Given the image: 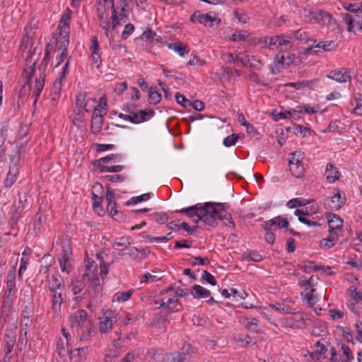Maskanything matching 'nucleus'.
I'll return each mask as SVG.
<instances>
[{
    "label": "nucleus",
    "instance_id": "obj_49",
    "mask_svg": "<svg viewBox=\"0 0 362 362\" xmlns=\"http://www.w3.org/2000/svg\"><path fill=\"white\" fill-rule=\"evenodd\" d=\"M160 279V277L146 272L142 276L140 277V282L141 284L154 283L157 282Z\"/></svg>",
    "mask_w": 362,
    "mask_h": 362
},
{
    "label": "nucleus",
    "instance_id": "obj_61",
    "mask_svg": "<svg viewBox=\"0 0 362 362\" xmlns=\"http://www.w3.org/2000/svg\"><path fill=\"white\" fill-rule=\"evenodd\" d=\"M84 284L80 281H76L72 285V292L74 295H77L84 288Z\"/></svg>",
    "mask_w": 362,
    "mask_h": 362
},
{
    "label": "nucleus",
    "instance_id": "obj_36",
    "mask_svg": "<svg viewBox=\"0 0 362 362\" xmlns=\"http://www.w3.org/2000/svg\"><path fill=\"white\" fill-rule=\"evenodd\" d=\"M254 43L261 48H268L274 46V36H264L254 40Z\"/></svg>",
    "mask_w": 362,
    "mask_h": 362
},
{
    "label": "nucleus",
    "instance_id": "obj_51",
    "mask_svg": "<svg viewBox=\"0 0 362 362\" xmlns=\"http://www.w3.org/2000/svg\"><path fill=\"white\" fill-rule=\"evenodd\" d=\"M124 166L121 165L108 166L106 165H101L100 167V172L102 173H117L123 170Z\"/></svg>",
    "mask_w": 362,
    "mask_h": 362
},
{
    "label": "nucleus",
    "instance_id": "obj_44",
    "mask_svg": "<svg viewBox=\"0 0 362 362\" xmlns=\"http://www.w3.org/2000/svg\"><path fill=\"white\" fill-rule=\"evenodd\" d=\"M160 94L156 87H151L148 91V100L151 104H157L160 100Z\"/></svg>",
    "mask_w": 362,
    "mask_h": 362
},
{
    "label": "nucleus",
    "instance_id": "obj_57",
    "mask_svg": "<svg viewBox=\"0 0 362 362\" xmlns=\"http://www.w3.org/2000/svg\"><path fill=\"white\" fill-rule=\"evenodd\" d=\"M240 64H241L243 66L245 67H257L258 68L253 62L252 61H255V59H250V57L247 55H245L243 57H240Z\"/></svg>",
    "mask_w": 362,
    "mask_h": 362
},
{
    "label": "nucleus",
    "instance_id": "obj_48",
    "mask_svg": "<svg viewBox=\"0 0 362 362\" xmlns=\"http://www.w3.org/2000/svg\"><path fill=\"white\" fill-rule=\"evenodd\" d=\"M269 307L279 313H291L292 309L284 303L269 304Z\"/></svg>",
    "mask_w": 362,
    "mask_h": 362
},
{
    "label": "nucleus",
    "instance_id": "obj_34",
    "mask_svg": "<svg viewBox=\"0 0 362 362\" xmlns=\"http://www.w3.org/2000/svg\"><path fill=\"white\" fill-rule=\"evenodd\" d=\"M190 293L195 298H207L211 295L210 291L199 285L193 286L191 288Z\"/></svg>",
    "mask_w": 362,
    "mask_h": 362
},
{
    "label": "nucleus",
    "instance_id": "obj_43",
    "mask_svg": "<svg viewBox=\"0 0 362 362\" xmlns=\"http://www.w3.org/2000/svg\"><path fill=\"white\" fill-rule=\"evenodd\" d=\"M310 202V201H308L303 198H294V199L289 200L286 203V206L290 209H293L297 206H306Z\"/></svg>",
    "mask_w": 362,
    "mask_h": 362
},
{
    "label": "nucleus",
    "instance_id": "obj_5",
    "mask_svg": "<svg viewBox=\"0 0 362 362\" xmlns=\"http://www.w3.org/2000/svg\"><path fill=\"white\" fill-rule=\"evenodd\" d=\"M346 197L344 193L339 189L334 188L332 194L324 199V206L329 210H338L341 208L346 203Z\"/></svg>",
    "mask_w": 362,
    "mask_h": 362
},
{
    "label": "nucleus",
    "instance_id": "obj_23",
    "mask_svg": "<svg viewBox=\"0 0 362 362\" xmlns=\"http://www.w3.org/2000/svg\"><path fill=\"white\" fill-rule=\"evenodd\" d=\"M337 42L334 40L320 41L315 46L308 47L305 50V54H313L315 48H320L325 52H331L337 49Z\"/></svg>",
    "mask_w": 362,
    "mask_h": 362
},
{
    "label": "nucleus",
    "instance_id": "obj_10",
    "mask_svg": "<svg viewBox=\"0 0 362 362\" xmlns=\"http://www.w3.org/2000/svg\"><path fill=\"white\" fill-rule=\"evenodd\" d=\"M331 361L332 362H349L354 359L353 354L346 345L342 344L339 353L332 349Z\"/></svg>",
    "mask_w": 362,
    "mask_h": 362
},
{
    "label": "nucleus",
    "instance_id": "obj_18",
    "mask_svg": "<svg viewBox=\"0 0 362 362\" xmlns=\"http://www.w3.org/2000/svg\"><path fill=\"white\" fill-rule=\"evenodd\" d=\"M128 112H129V122L134 124L145 122L154 115V112L152 110H139L138 112L128 110Z\"/></svg>",
    "mask_w": 362,
    "mask_h": 362
},
{
    "label": "nucleus",
    "instance_id": "obj_38",
    "mask_svg": "<svg viewBox=\"0 0 362 362\" xmlns=\"http://www.w3.org/2000/svg\"><path fill=\"white\" fill-rule=\"evenodd\" d=\"M71 18L69 11L64 13L62 16V18L59 21V24L58 25L57 29L59 30V35H63L66 31V28L69 25V22Z\"/></svg>",
    "mask_w": 362,
    "mask_h": 362
},
{
    "label": "nucleus",
    "instance_id": "obj_31",
    "mask_svg": "<svg viewBox=\"0 0 362 362\" xmlns=\"http://www.w3.org/2000/svg\"><path fill=\"white\" fill-rule=\"evenodd\" d=\"M240 322L250 332H258L259 330L258 320L255 318L243 317H240Z\"/></svg>",
    "mask_w": 362,
    "mask_h": 362
},
{
    "label": "nucleus",
    "instance_id": "obj_21",
    "mask_svg": "<svg viewBox=\"0 0 362 362\" xmlns=\"http://www.w3.org/2000/svg\"><path fill=\"white\" fill-rule=\"evenodd\" d=\"M16 272V267L13 266L12 268V270L8 274V278H10L6 283V290L5 293L4 298H11V299H16V282H15V275Z\"/></svg>",
    "mask_w": 362,
    "mask_h": 362
},
{
    "label": "nucleus",
    "instance_id": "obj_13",
    "mask_svg": "<svg viewBox=\"0 0 362 362\" xmlns=\"http://www.w3.org/2000/svg\"><path fill=\"white\" fill-rule=\"evenodd\" d=\"M86 272L83 275V278H87L95 286L100 284L98 279V265L94 261H87L85 265Z\"/></svg>",
    "mask_w": 362,
    "mask_h": 362
},
{
    "label": "nucleus",
    "instance_id": "obj_15",
    "mask_svg": "<svg viewBox=\"0 0 362 362\" xmlns=\"http://www.w3.org/2000/svg\"><path fill=\"white\" fill-rule=\"evenodd\" d=\"M288 226V221L282 216H276L269 221H267L262 225L264 230H277Z\"/></svg>",
    "mask_w": 362,
    "mask_h": 362
},
{
    "label": "nucleus",
    "instance_id": "obj_56",
    "mask_svg": "<svg viewBox=\"0 0 362 362\" xmlns=\"http://www.w3.org/2000/svg\"><path fill=\"white\" fill-rule=\"evenodd\" d=\"M183 357L180 353H174L167 355L164 362H183Z\"/></svg>",
    "mask_w": 362,
    "mask_h": 362
},
{
    "label": "nucleus",
    "instance_id": "obj_45",
    "mask_svg": "<svg viewBox=\"0 0 362 362\" xmlns=\"http://www.w3.org/2000/svg\"><path fill=\"white\" fill-rule=\"evenodd\" d=\"M122 158V156L120 154H110L104 158H100L98 161L100 167L101 165H105L110 162H120Z\"/></svg>",
    "mask_w": 362,
    "mask_h": 362
},
{
    "label": "nucleus",
    "instance_id": "obj_6",
    "mask_svg": "<svg viewBox=\"0 0 362 362\" xmlns=\"http://www.w3.org/2000/svg\"><path fill=\"white\" fill-rule=\"evenodd\" d=\"M98 319L100 332L107 333L111 331L113 323L117 322V314L111 310H102Z\"/></svg>",
    "mask_w": 362,
    "mask_h": 362
},
{
    "label": "nucleus",
    "instance_id": "obj_19",
    "mask_svg": "<svg viewBox=\"0 0 362 362\" xmlns=\"http://www.w3.org/2000/svg\"><path fill=\"white\" fill-rule=\"evenodd\" d=\"M315 18L313 23H317L321 25H329L334 23V21L332 15L322 10H315L314 13Z\"/></svg>",
    "mask_w": 362,
    "mask_h": 362
},
{
    "label": "nucleus",
    "instance_id": "obj_4",
    "mask_svg": "<svg viewBox=\"0 0 362 362\" xmlns=\"http://www.w3.org/2000/svg\"><path fill=\"white\" fill-rule=\"evenodd\" d=\"M344 7L351 12V13L341 14L342 19L347 24L348 31H351L354 25L360 24V18H362V9L356 8L355 5L346 4H344Z\"/></svg>",
    "mask_w": 362,
    "mask_h": 362
},
{
    "label": "nucleus",
    "instance_id": "obj_62",
    "mask_svg": "<svg viewBox=\"0 0 362 362\" xmlns=\"http://www.w3.org/2000/svg\"><path fill=\"white\" fill-rule=\"evenodd\" d=\"M235 16L236 18L238 19V22L240 23H246L247 21L249 20V17L247 14L237 10L235 11Z\"/></svg>",
    "mask_w": 362,
    "mask_h": 362
},
{
    "label": "nucleus",
    "instance_id": "obj_58",
    "mask_svg": "<svg viewBox=\"0 0 362 362\" xmlns=\"http://www.w3.org/2000/svg\"><path fill=\"white\" fill-rule=\"evenodd\" d=\"M175 100L178 104L181 105L184 107H187L189 105H191V101L179 93L175 95Z\"/></svg>",
    "mask_w": 362,
    "mask_h": 362
},
{
    "label": "nucleus",
    "instance_id": "obj_41",
    "mask_svg": "<svg viewBox=\"0 0 362 362\" xmlns=\"http://www.w3.org/2000/svg\"><path fill=\"white\" fill-rule=\"evenodd\" d=\"M315 9L312 8H303L300 11L301 18L305 23H314V13Z\"/></svg>",
    "mask_w": 362,
    "mask_h": 362
},
{
    "label": "nucleus",
    "instance_id": "obj_14",
    "mask_svg": "<svg viewBox=\"0 0 362 362\" xmlns=\"http://www.w3.org/2000/svg\"><path fill=\"white\" fill-rule=\"evenodd\" d=\"M64 339H59L57 344V351L61 356H65L70 349L69 340L71 339L70 333L64 328L62 330Z\"/></svg>",
    "mask_w": 362,
    "mask_h": 362
},
{
    "label": "nucleus",
    "instance_id": "obj_47",
    "mask_svg": "<svg viewBox=\"0 0 362 362\" xmlns=\"http://www.w3.org/2000/svg\"><path fill=\"white\" fill-rule=\"evenodd\" d=\"M96 257L100 261V275L103 278L108 273V266L104 261V253H97Z\"/></svg>",
    "mask_w": 362,
    "mask_h": 362
},
{
    "label": "nucleus",
    "instance_id": "obj_54",
    "mask_svg": "<svg viewBox=\"0 0 362 362\" xmlns=\"http://www.w3.org/2000/svg\"><path fill=\"white\" fill-rule=\"evenodd\" d=\"M84 99H85V97L83 94L78 95L77 100H76L77 105L80 107L84 108L86 112H89L90 110L87 107L88 103L90 102L95 103L96 100L95 99H90L86 103H84Z\"/></svg>",
    "mask_w": 362,
    "mask_h": 362
},
{
    "label": "nucleus",
    "instance_id": "obj_7",
    "mask_svg": "<svg viewBox=\"0 0 362 362\" xmlns=\"http://www.w3.org/2000/svg\"><path fill=\"white\" fill-rule=\"evenodd\" d=\"M303 158V153L300 151L291 153L290 155L289 170L292 175L297 178L301 177L304 173V167L302 164Z\"/></svg>",
    "mask_w": 362,
    "mask_h": 362
},
{
    "label": "nucleus",
    "instance_id": "obj_26",
    "mask_svg": "<svg viewBox=\"0 0 362 362\" xmlns=\"http://www.w3.org/2000/svg\"><path fill=\"white\" fill-rule=\"evenodd\" d=\"M103 113L100 110L95 108L92 117L91 130L93 133L98 134L103 126Z\"/></svg>",
    "mask_w": 362,
    "mask_h": 362
},
{
    "label": "nucleus",
    "instance_id": "obj_64",
    "mask_svg": "<svg viewBox=\"0 0 362 362\" xmlns=\"http://www.w3.org/2000/svg\"><path fill=\"white\" fill-rule=\"evenodd\" d=\"M169 47L173 49L177 53H178V54L180 57H183L185 55V47H184L181 45L173 44V45H170Z\"/></svg>",
    "mask_w": 362,
    "mask_h": 362
},
{
    "label": "nucleus",
    "instance_id": "obj_35",
    "mask_svg": "<svg viewBox=\"0 0 362 362\" xmlns=\"http://www.w3.org/2000/svg\"><path fill=\"white\" fill-rule=\"evenodd\" d=\"M319 211V206L317 204H314L308 207H305L302 209H296L294 211L295 215H303L306 216H311L313 214H315Z\"/></svg>",
    "mask_w": 362,
    "mask_h": 362
},
{
    "label": "nucleus",
    "instance_id": "obj_53",
    "mask_svg": "<svg viewBox=\"0 0 362 362\" xmlns=\"http://www.w3.org/2000/svg\"><path fill=\"white\" fill-rule=\"evenodd\" d=\"M62 36V40L60 42V47L59 49L62 51V56H66V49L69 44V40L68 36V32H65L63 35H61Z\"/></svg>",
    "mask_w": 362,
    "mask_h": 362
},
{
    "label": "nucleus",
    "instance_id": "obj_22",
    "mask_svg": "<svg viewBox=\"0 0 362 362\" xmlns=\"http://www.w3.org/2000/svg\"><path fill=\"white\" fill-rule=\"evenodd\" d=\"M350 73V70L341 69L338 71H330L327 75V77L339 83H346L349 81L351 78Z\"/></svg>",
    "mask_w": 362,
    "mask_h": 362
},
{
    "label": "nucleus",
    "instance_id": "obj_39",
    "mask_svg": "<svg viewBox=\"0 0 362 362\" xmlns=\"http://www.w3.org/2000/svg\"><path fill=\"white\" fill-rule=\"evenodd\" d=\"M339 237V236L335 235L334 233H329L328 237L321 240L320 245L322 247L330 248L336 244Z\"/></svg>",
    "mask_w": 362,
    "mask_h": 362
},
{
    "label": "nucleus",
    "instance_id": "obj_24",
    "mask_svg": "<svg viewBox=\"0 0 362 362\" xmlns=\"http://www.w3.org/2000/svg\"><path fill=\"white\" fill-rule=\"evenodd\" d=\"M30 57L26 59V66L27 67L24 70V74L27 76L28 82L30 83L31 77L34 75L35 71V64L37 61L38 60V54L35 56V54H32L30 53V50H29Z\"/></svg>",
    "mask_w": 362,
    "mask_h": 362
},
{
    "label": "nucleus",
    "instance_id": "obj_3",
    "mask_svg": "<svg viewBox=\"0 0 362 362\" xmlns=\"http://www.w3.org/2000/svg\"><path fill=\"white\" fill-rule=\"evenodd\" d=\"M69 326L74 334L80 341L87 340L91 328V320L85 310H78L71 314L68 319Z\"/></svg>",
    "mask_w": 362,
    "mask_h": 362
},
{
    "label": "nucleus",
    "instance_id": "obj_25",
    "mask_svg": "<svg viewBox=\"0 0 362 362\" xmlns=\"http://www.w3.org/2000/svg\"><path fill=\"white\" fill-rule=\"evenodd\" d=\"M45 78L43 74H40V76L35 79V85L33 88V97L34 98L33 106L35 107L37 104L38 98L40 97L44 86H45Z\"/></svg>",
    "mask_w": 362,
    "mask_h": 362
},
{
    "label": "nucleus",
    "instance_id": "obj_37",
    "mask_svg": "<svg viewBox=\"0 0 362 362\" xmlns=\"http://www.w3.org/2000/svg\"><path fill=\"white\" fill-rule=\"evenodd\" d=\"M49 286L51 291H62L64 288L63 280L60 276H52Z\"/></svg>",
    "mask_w": 362,
    "mask_h": 362
},
{
    "label": "nucleus",
    "instance_id": "obj_63",
    "mask_svg": "<svg viewBox=\"0 0 362 362\" xmlns=\"http://www.w3.org/2000/svg\"><path fill=\"white\" fill-rule=\"evenodd\" d=\"M130 245L129 238V237H122L118 240H116L113 243V246H127Z\"/></svg>",
    "mask_w": 362,
    "mask_h": 362
},
{
    "label": "nucleus",
    "instance_id": "obj_59",
    "mask_svg": "<svg viewBox=\"0 0 362 362\" xmlns=\"http://www.w3.org/2000/svg\"><path fill=\"white\" fill-rule=\"evenodd\" d=\"M202 279L211 285L215 286L216 284L214 276L206 271H204L202 273Z\"/></svg>",
    "mask_w": 362,
    "mask_h": 362
},
{
    "label": "nucleus",
    "instance_id": "obj_30",
    "mask_svg": "<svg viewBox=\"0 0 362 362\" xmlns=\"http://www.w3.org/2000/svg\"><path fill=\"white\" fill-rule=\"evenodd\" d=\"M291 39L289 36L275 35L274 36V46L281 49H288L291 47Z\"/></svg>",
    "mask_w": 362,
    "mask_h": 362
},
{
    "label": "nucleus",
    "instance_id": "obj_16",
    "mask_svg": "<svg viewBox=\"0 0 362 362\" xmlns=\"http://www.w3.org/2000/svg\"><path fill=\"white\" fill-rule=\"evenodd\" d=\"M100 5L106 7V8L109 10H112V16H111L112 19V30L116 29V28L120 25L124 16L122 14H119V16L117 15V12L114 8L113 0H98L97 6Z\"/></svg>",
    "mask_w": 362,
    "mask_h": 362
},
{
    "label": "nucleus",
    "instance_id": "obj_40",
    "mask_svg": "<svg viewBox=\"0 0 362 362\" xmlns=\"http://www.w3.org/2000/svg\"><path fill=\"white\" fill-rule=\"evenodd\" d=\"M134 293L133 289L127 291L117 292L113 296V301L122 303L128 300Z\"/></svg>",
    "mask_w": 362,
    "mask_h": 362
},
{
    "label": "nucleus",
    "instance_id": "obj_20",
    "mask_svg": "<svg viewBox=\"0 0 362 362\" xmlns=\"http://www.w3.org/2000/svg\"><path fill=\"white\" fill-rule=\"evenodd\" d=\"M15 300L4 298L1 307L0 326L2 327L6 322L7 317L11 314L12 304Z\"/></svg>",
    "mask_w": 362,
    "mask_h": 362
},
{
    "label": "nucleus",
    "instance_id": "obj_29",
    "mask_svg": "<svg viewBox=\"0 0 362 362\" xmlns=\"http://www.w3.org/2000/svg\"><path fill=\"white\" fill-rule=\"evenodd\" d=\"M325 175L326 177V180L329 183H333L335 181L338 180L340 177V175L337 168L333 165L332 163H327L326 165V169L325 172Z\"/></svg>",
    "mask_w": 362,
    "mask_h": 362
},
{
    "label": "nucleus",
    "instance_id": "obj_9",
    "mask_svg": "<svg viewBox=\"0 0 362 362\" xmlns=\"http://www.w3.org/2000/svg\"><path fill=\"white\" fill-rule=\"evenodd\" d=\"M110 12L112 13V10H109L106 7L97 6V15L100 21L101 28L105 30L107 37L109 36L110 28H112V22L110 21Z\"/></svg>",
    "mask_w": 362,
    "mask_h": 362
},
{
    "label": "nucleus",
    "instance_id": "obj_33",
    "mask_svg": "<svg viewBox=\"0 0 362 362\" xmlns=\"http://www.w3.org/2000/svg\"><path fill=\"white\" fill-rule=\"evenodd\" d=\"M18 175V166L15 164L10 168L7 177L4 181L5 186L7 187H11L17 180Z\"/></svg>",
    "mask_w": 362,
    "mask_h": 362
},
{
    "label": "nucleus",
    "instance_id": "obj_2",
    "mask_svg": "<svg viewBox=\"0 0 362 362\" xmlns=\"http://www.w3.org/2000/svg\"><path fill=\"white\" fill-rule=\"evenodd\" d=\"M298 284L303 289L301 295L308 306L315 305L320 298L326 296L325 285L319 281L317 276L312 275L309 278L303 276L299 279Z\"/></svg>",
    "mask_w": 362,
    "mask_h": 362
},
{
    "label": "nucleus",
    "instance_id": "obj_52",
    "mask_svg": "<svg viewBox=\"0 0 362 362\" xmlns=\"http://www.w3.org/2000/svg\"><path fill=\"white\" fill-rule=\"evenodd\" d=\"M298 218V221L305 225H307L309 227H316V226H319L320 224L313 220V219H310V216H303V215H296Z\"/></svg>",
    "mask_w": 362,
    "mask_h": 362
},
{
    "label": "nucleus",
    "instance_id": "obj_55",
    "mask_svg": "<svg viewBox=\"0 0 362 362\" xmlns=\"http://www.w3.org/2000/svg\"><path fill=\"white\" fill-rule=\"evenodd\" d=\"M348 292L350 297L353 300H356V302H358V300H362V292L357 291V289L355 286H351L349 288Z\"/></svg>",
    "mask_w": 362,
    "mask_h": 362
},
{
    "label": "nucleus",
    "instance_id": "obj_46",
    "mask_svg": "<svg viewBox=\"0 0 362 362\" xmlns=\"http://www.w3.org/2000/svg\"><path fill=\"white\" fill-rule=\"evenodd\" d=\"M295 113L292 111H281L279 112H273L272 113V118L274 121L277 122L282 119H287L289 117H293Z\"/></svg>",
    "mask_w": 362,
    "mask_h": 362
},
{
    "label": "nucleus",
    "instance_id": "obj_17",
    "mask_svg": "<svg viewBox=\"0 0 362 362\" xmlns=\"http://www.w3.org/2000/svg\"><path fill=\"white\" fill-rule=\"evenodd\" d=\"M106 189L105 200L107 202V211L112 218L117 220V218L115 216L119 215V212L116 209L115 193L111 190L108 185L106 186Z\"/></svg>",
    "mask_w": 362,
    "mask_h": 362
},
{
    "label": "nucleus",
    "instance_id": "obj_42",
    "mask_svg": "<svg viewBox=\"0 0 362 362\" xmlns=\"http://www.w3.org/2000/svg\"><path fill=\"white\" fill-rule=\"evenodd\" d=\"M52 308L54 313L60 311L61 303L62 301L61 291H52Z\"/></svg>",
    "mask_w": 362,
    "mask_h": 362
},
{
    "label": "nucleus",
    "instance_id": "obj_1",
    "mask_svg": "<svg viewBox=\"0 0 362 362\" xmlns=\"http://www.w3.org/2000/svg\"><path fill=\"white\" fill-rule=\"evenodd\" d=\"M230 205L228 203L206 202L204 205L200 204L188 208L180 209V213H185L194 223L202 221L211 226H217V218L226 224L228 230L235 229V223L232 221L231 215L226 211Z\"/></svg>",
    "mask_w": 362,
    "mask_h": 362
},
{
    "label": "nucleus",
    "instance_id": "obj_32",
    "mask_svg": "<svg viewBox=\"0 0 362 362\" xmlns=\"http://www.w3.org/2000/svg\"><path fill=\"white\" fill-rule=\"evenodd\" d=\"M99 43L98 38L96 37H93L91 40V45H90V50H91V57L90 59L93 61V62L97 66H98V63L100 62V55L99 53Z\"/></svg>",
    "mask_w": 362,
    "mask_h": 362
},
{
    "label": "nucleus",
    "instance_id": "obj_28",
    "mask_svg": "<svg viewBox=\"0 0 362 362\" xmlns=\"http://www.w3.org/2000/svg\"><path fill=\"white\" fill-rule=\"evenodd\" d=\"M88 349L86 347L69 349V360L71 362H81L85 358Z\"/></svg>",
    "mask_w": 362,
    "mask_h": 362
},
{
    "label": "nucleus",
    "instance_id": "obj_27",
    "mask_svg": "<svg viewBox=\"0 0 362 362\" xmlns=\"http://www.w3.org/2000/svg\"><path fill=\"white\" fill-rule=\"evenodd\" d=\"M69 65V60H67L65 64L64 65L62 71L59 74L58 76L57 77L56 80L54 82L53 84V91L56 93H59L62 87V81L65 78L68 71V67Z\"/></svg>",
    "mask_w": 362,
    "mask_h": 362
},
{
    "label": "nucleus",
    "instance_id": "obj_12",
    "mask_svg": "<svg viewBox=\"0 0 362 362\" xmlns=\"http://www.w3.org/2000/svg\"><path fill=\"white\" fill-rule=\"evenodd\" d=\"M192 21H197L205 26H214L220 23V19L216 16L215 13H194L191 17Z\"/></svg>",
    "mask_w": 362,
    "mask_h": 362
},
{
    "label": "nucleus",
    "instance_id": "obj_50",
    "mask_svg": "<svg viewBox=\"0 0 362 362\" xmlns=\"http://www.w3.org/2000/svg\"><path fill=\"white\" fill-rule=\"evenodd\" d=\"M303 112L308 115H313L317 112V110L314 107H310V105H305L303 106H298V107H296V108L295 110H293V112L295 114L296 112L302 113Z\"/></svg>",
    "mask_w": 362,
    "mask_h": 362
},
{
    "label": "nucleus",
    "instance_id": "obj_11",
    "mask_svg": "<svg viewBox=\"0 0 362 362\" xmlns=\"http://www.w3.org/2000/svg\"><path fill=\"white\" fill-rule=\"evenodd\" d=\"M329 233H334L335 235H341L343 232V220L337 214L327 213Z\"/></svg>",
    "mask_w": 362,
    "mask_h": 362
},
{
    "label": "nucleus",
    "instance_id": "obj_60",
    "mask_svg": "<svg viewBox=\"0 0 362 362\" xmlns=\"http://www.w3.org/2000/svg\"><path fill=\"white\" fill-rule=\"evenodd\" d=\"M238 138V136L235 134H233L227 136L223 140L224 146L226 147H230V146H233L236 143Z\"/></svg>",
    "mask_w": 362,
    "mask_h": 362
},
{
    "label": "nucleus",
    "instance_id": "obj_8",
    "mask_svg": "<svg viewBox=\"0 0 362 362\" xmlns=\"http://www.w3.org/2000/svg\"><path fill=\"white\" fill-rule=\"evenodd\" d=\"M293 56L285 52H279L273 63L271 64V71L273 74L279 73L284 65H289L293 62Z\"/></svg>",
    "mask_w": 362,
    "mask_h": 362
}]
</instances>
